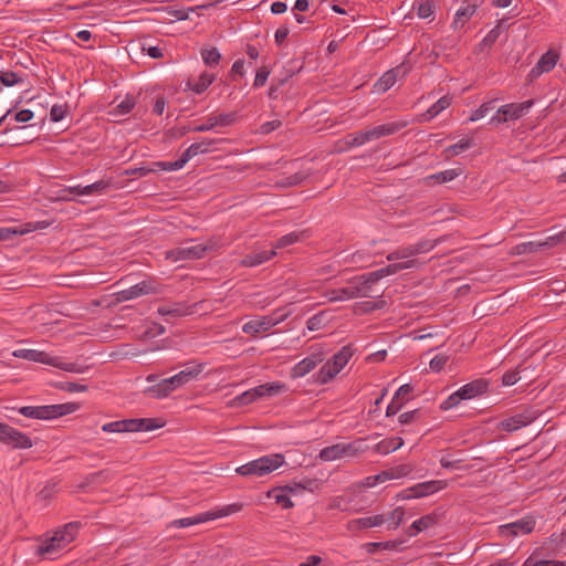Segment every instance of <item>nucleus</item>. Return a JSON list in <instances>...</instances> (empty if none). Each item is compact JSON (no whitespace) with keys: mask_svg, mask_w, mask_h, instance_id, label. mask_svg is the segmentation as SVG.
I'll use <instances>...</instances> for the list:
<instances>
[{"mask_svg":"<svg viewBox=\"0 0 566 566\" xmlns=\"http://www.w3.org/2000/svg\"><path fill=\"white\" fill-rule=\"evenodd\" d=\"M475 10H476L475 6H467L465 8L459 9L455 12V15H454L451 27L454 30L462 28L472 18Z\"/></svg>","mask_w":566,"mask_h":566,"instance_id":"obj_34","label":"nucleus"},{"mask_svg":"<svg viewBox=\"0 0 566 566\" xmlns=\"http://www.w3.org/2000/svg\"><path fill=\"white\" fill-rule=\"evenodd\" d=\"M462 170L461 169H447L444 171H440V172H437V174H433V175H430L426 178V180L430 184V182H436V184H444V182H449L453 179H455L457 177H459L461 175Z\"/></svg>","mask_w":566,"mask_h":566,"instance_id":"obj_37","label":"nucleus"},{"mask_svg":"<svg viewBox=\"0 0 566 566\" xmlns=\"http://www.w3.org/2000/svg\"><path fill=\"white\" fill-rule=\"evenodd\" d=\"M345 147H340V150H345L352 147L363 146L365 144L361 132L348 135L344 140Z\"/></svg>","mask_w":566,"mask_h":566,"instance_id":"obj_58","label":"nucleus"},{"mask_svg":"<svg viewBox=\"0 0 566 566\" xmlns=\"http://www.w3.org/2000/svg\"><path fill=\"white\" fill-rule=\"evenodd\" d=\"M283 463L284 457L280 453L264 455L238 467L235 473L242 476H264L282 467Z\"/></svg>","mask_w":566,"mask_h":566,"instance_id":"obj_2","label":"nucleus"},{"mask_svg":"<svg viewBox=\"0 0 566 566\" xmlns=\"http://www.w3.org/2000/svg\"><path fill=\"white\" fill-rule=\"evenodd\" d=\"M203 370L202 364H196L191 366H187L185 369L179 371L178 374L168 377L169 382L174 387V389H178L188 382L195 380Z\"/></svg>","mask_w":566,"mask_h":566,"instance_id":"obj_15","label":"nucleus"},{"mask_svg":"<svg viewBox=\"0 0 566 566\" xmlns=\"http://www.w3.org/2000/svg\"><path fill=\"white\" fill-rule=\"evenodd\" d=\"M23 76L13 71H2L0 72V96L3 93L4 87H11L17 84L23 83Z\"/></svg>","mask_w":566,"mask_h":566,"instance_id":"obj_33","label":"nucleus"},{"mask_svg":"<svg viewBox=\"0 0 566 566\" xmlns=\"http://www.w3.org/2000/svg\"><path fill=\"white\" fill-rule=\"evenodd\" d=\"M410 67L403 63L395 69H391L384 73V75L375 83V91L378 93H385L391 88L399 76H405L409 72Z\"/></svg>","mask_w":566,"mask_h":566,"instance_id":"obj_14","label":"nucleus"},{"mask_svg":"<svg viewBox=\"0 0 566 566\" xmlns=\"http://www.w3.org/2000/svg\"><path fill=\"white\" fill-rule=\"evenodd\" d=\"M300 239H301V234L297 232L287 233L277 240V242L273 247V250L292 245V244L298 242Z\"/></svg>","mask_w":566,"mask_h":566,"instance_id":"obj_56","label":"nucleus"},{"mask_svg":"<svg viewBox=\"0 0 566 566\" xmlns=\"http://www.w3.org/2000/svg\"><path fill=\"white\" fill-rule=\"evenodd\" d=\"M0 442L13 449H30L33 446L29 436L3 422H0Z\"/></svg>","mask_w":566,"mask_h":566,"instance_id":"obj_6","label":"nucleus"},{"mask_svg":"<svg viewBox=\"0 0 566 566\" xmlns=\"http://www.w3.org/2000/svg\"><path fill=\"white\" fill-rule=\"evenodd\" d=\"M54 363L52 364L53 367H56L59 369L75 373V374H83L86 371L87 367L76 364V363H64L59 357H54Z\"/></svg>","mask_w":566,"mask_h":566,"instance_id":"obj_50","label":"nucleus"},{"mask_svg":"<svg viewBox=\"0 0 566 566\" xmlns=\"http://www.w3.org/2000/svg\"><path fill=\"white\" fill-rule=\"evenodd\" d=\"M348 287L352 292L353 298L358 297H373L370 294V290H367V286L364 284L360 276H356L348 281Z\"/></svg>","mask_w":566,"mask_h":566,"instance_id":"obj_35","label":"nucleus"},{"mask_svg":"<svg viewBox=\"0 0 566 566\" xmlns=\"http://www.w3.org/2000/svg\"><path fill=\"white\" fill-rule=\"evenodd\" d=\"M13 356L22 359H27L30 361L41 363L44 365H50L54 363V356L49 355L48 353L43 350L38 349H28V348H21L13 352Z\"/></svg>","mask_w":566,"mask_h":566,"instance_id":"obj_19","label":"nucleus"},{"mask_svg":"<svg viewBox=\"0 0 566 566\" xmlns=\"http://www.w3.org/2000/svg\"><path fill=\"white\" fill-rule=\"evenodd\" d=\"M19 412L28 418L48 420L46 406H24Z\"/></svg>","mask_w":566,"mask_h":566,"instance_id":"obj_39","label":"nucleus"},{"mask_svg":"<svg viewBox=\"0 0 566 566\" xmlns=\"http://www.w3.org/2000/svg\"><path fill=\"white\" fill-rule=\"evenodd\" d=\"M490 382L484 378L475 379L462 386L459 391L463 400H469L488 392Z\"/></svg>","mask_w":566,"mask_h":566,"instance_id":"obj_18","label":"nucleus"},{"mask_svg":"<svg viewBox=\"0 0 566 566\" xmlns=\"http://www.w3.org/2000/svg\"><path fill=\"white\" fill-rule=\"evenodd\" d=\"M54 386L55 388L67 392H84L87 390V386L73 381H59Z\"/></svg>","mask_w":566,"mask_h":566,"instance_id":"obj_53","label":"nucleus"},{"mask_svg":"<svg viewBox=\"0 0 566 566\" xmlns=\"http://www.w3.org/2000/svg\"><path fill=\"white\" fill-rule=\"evenodd\" d=\"M558 53L554 50H548L546 53H544L536 65L530 71L527 78L530 82L535 81L543 73H547L552 71L557 61H558Z\"/></svg>","mask_w":566,"mask_h":566,"instance_id":"obj_13","label":"nucleus"},{"mask_svg":"<svg viewBox=\"0 0 566 566\" xmlns=\"http://www.w3.org/2000/svg\"><path fill=\"white\" fill-rule=\"evenodd\" d=\"M214 80L216 76L213 74L203 72L200 74L197 82L192 83L191 81H188L187 87L196 94H201L213 83Z\"/></svg>","mask_w":566,"mask_h":566,"instance_id":"obj_30","label":"nucleus"},{"mask_svg":"<svg viewBox=\"0 0 566 566\" xmlns=\"http://www.w3.org/2000/svg\"><path fill=\"white\" fill-rule=\"evenodd\" d=\"M80 522H70L54 531L46 532L35 553L39 556L52 557L66 548L77 536Z\"/></svg>","mask_w":566,"mask_h":566,"instance_id":"obj_1","label":"nucleus"},{"mask_svg":"<svg viewBox=\"0 0 566 566\" xmlns=\"http://www.w3.org/2000/svg\"><path fill=\"white\" fill-rule=\"evenodd\" d=\"M289 489L286 485L283 488H277L268 492V497L274 499L275 503L281 505L283 509H291L294 506V503L290 499Z\"/></svg>","mask_w":566,"mask_h":566,"instance_id":"obj_32","label":"nucleus"},{"mask_svg":"<svg viewBox=\"0 0 566 566\" xmlns=\"http://www.w3.org/2000/svg\"><path fill=\"white\" fill-rule=\"evenodd\" d=\"M40 223L28 222L22 226H13V227H2L0 228V241H12L14 238L19 235H23L25 233L32 232L39 229Z\"/></svg>","mask_w":566,"mask_h":566,"instance_id":"obj_20","label":"nucleus"},{"mask_svg":"<svg viewBox=\"0 0 566 566\" xmlns=\"http://www.w3.org/2000/svg\"><path fill=\"white\" fill-rule=\"evenodd\" d=\"M364 284L367 286V290H370V293L373 292V285L375 283H377L378 281H380L381 279H384V274L381 272V270H376V271H373V272H368V273H365L363 275H360Z\"/></svg>","mask_w":566,"mask_h":566,"instance_id":"obj_54","label":"nucleus"},{"mask_svg":"<svg viewBox=\"0 0 566 566\" xmlns=\"http://www.w3.org/2000/svg\"><path fill=\"white\" fill-rule=\"evenodd\" d=\"M536 418L537 413L535 411L526 410L503 419L499 422L497 428L506 432H513L531 424Z\"/></svg>","mask_w":566,"mask_h":566,"instance_id":"obj_9","label":"nucleus"},{"mask_svg":"<svg viewBox=\"0 0 566 566\" xmlns=\"http://www.w3.org/2000/svg\"><path fill=\"white\" fill-rule=\"evenodd\" d=\"M437 522V517L432 514L424 515L420 517L419 520L415 521L409 530L408 535L409 536H416L420 532L428 530L429 527L433 526Z\"/></svg>","mask_w":566,"mask_h":566,"instance_id":"obj_31","label":"nucleus"},{"mask_svg":"<svg viewBox=\"0 0 566 566\" xmlns=\"http://www.w3.org/2000/svg\"><path fill=\"white\" fill-rule=\"evenodd\" d=\"M413 470V467L409 463L397 465L396 468L390 469L389 472V479H397L401 476H406L409 473H411Z\"/></svg>","mask_w":566,"mask_h":566,"instance_id":"obj_60","label":"nucleus"},{"mask_svg":"<svg viewBox=\"0 0 566 566\" xmlns=\"http://www.w3.org/2000/svg\"><path fill=\"white\" fill-rule=\"evenodd\" d=\"M241 509H242V505L238 504V503L226 505L216 511H208L205 513H200L196 516L175 520L171 523V526L180 528V527H188V526L197 525L200 523H206V522L219 518V517H224V516L231 515L233 513H237V512L241 511Z\"/></svg>","mask_w":566,"mask_h":566,"instance_id":"obj_4","label":"nucleus"},{"mask_svg":"<svg viewBox=\"0 0 566 566\" xmlns=\"http://www.w3.org/2000/svg\"><path fill=\"white\" fill-rule=\"evenodd\" d=\"M533 104V99H528L520 104H505L497 109V113L492 117L491 123L502 124L507 120L518 119L530 111Z\"/></svg>","mask_w":566,"mask_h":566,"instance_id":"obj_7","label":"nucleus"},{"mask_svg":"<svg viewBox=\"0 0 566 566\" xmlns=\"http://www.w3.org/2000/svg\"><path fill=\"white\" fill-rule=\"evenodd\" d=\"M452 103V97L450 95H444L439 98L433 105H431L424 113L418 116V122H429L436 116H438L441 112L447 109Z\"/></svg>","mask_w":566,"mask_h":566,"instance_id":"obj_23","label":"nucleus"},{"mask_svg":"<svg viewBox=\"0 0 566 566\" xmlns=\"http://www.w3.org/2000/svg\"><path fill=\"white\" fill-rule=\"evenodd\" d=\"M463 400L459 389L451 394L444 401L441 402L442 410H449L457 407Z\"/></svg>","mask_w":566,"mask_h":566,"instance_id":"obj_59","label":"nucleus"},{"mask_svg":"<svg viewBox=\"0 0 566 566\" xmlns=\"http://www.w3.org/2000/svg\"><path fill=\"white\" fill-rule=\"evenodd\" d=\"M541 250V244L538 241H528L522 242L511 250L512 255H522L528 253H535Z\"/></svg>","mask_w":566,"mask_h":566,"instance_id":"obj_41","label":"nucleus"},{"mask_svg":"<svg viewBox=\"0 0 566 566\" xmlns=\"http://www.w3.org/2000/svg\"><path fill=\"white\" fill-rule=\"evenodd\" d=\"M284 319V315L280 317H274L272 315L270 316H261L256 319H252L247 322L242 326V331L245 334H249L251 336H256L259 333L268 332L273 326L277 325L280 322Z\"/></svg>","mask_w":566,"mask_h":566,"instance_id":"obj_11","label":"nucleus"},{"mask_svg":"<svg viewBox=\"0 0 566 566\" xmlns=\"http://www.w3.org/2000/svg\"><path fill=\"white\" fill-rule=\"evenodd\" d=\"M389 480V472L387 471H382L381 473L379 474H376V475H371V476H367L364 482H363V485L365 488H373L375 486L377 483H381V482H385Z\"/></svg>","mask_w":566,"mask_h":566,"instance_id":"obj_63","label":"nucleus"},{"mask_svg":"<svg viewBox=\"0 0 566 566\" xmlns=\"http://www.w3.org/2000/svg\"><path fill=\"white\" fill-rule=\"evenodd\" d=\"M405 126H406V123L392 122V123H387V124L378 125V126L373 127V128L375 129L376 137L379 139V138L385 137V136L394 135L395 133H397L400 129H402Z\"/></svg>","mask_w":566,"mask_h":566,"instance_id":"obj_40","label":"nucleus"},{"mask_svg":"<svg viewBox=\"0 0 566 566\" xmlns=\"http://www.w3.org/2000/svg\"><path fill=\"white\" fill-rule=\"evenodd\" d=\"M343 457H356L366 450L364 440L361 439L349 443H343Z\"/></svg>","mask_w":566,"mask_h":566,"instance_id":"obj_51","label":"nucleus"},{"mask_svg":"<svg viewBox=\"0 0 566 566\" xmlns=\"http://www.w3.org/2000/svg\"><path fill=\"white\" fill-rule=\"evenodd\" d=\"M405 403H406V399L397 398L396 396H394L390 403L388 405V407L386 409V416L390 417V416L398 413Z\"/></svg>","mask_w":566,"mask_h":566,"instance_id":"obj_64","label":"nucleus"},{"mask_svg":"<svg viewBox=\"0 0 566 566\" xmlns=\"http://www.w3.org/2000/svg\"><path fill=\"white\" fill-rule=\"evenodd\" d=\"M216 126H230L237 120V114L235 113H229V114H219L216 116H211Z\"/></svg>","mask_w":566,"mask_h":566,"instance_id":"obj_61","label":"nucleus"},{"mask_svg":"<svg viewBox=\"0 0 566 566\" xmlns=\"http://www.w3.org/2000/svg\"><path fill=\"white\" fill-rule=\"evenodd\" d=\"M294 488H297L298 490H307L313 492L317 488V480L310 479V478H302L300 481H293L291 484L286 485V489H289L290 493L294 492Z\"/></svg>","mask_w":566,"mask_h":566,"instance_id":"obj_43","label":"nucleus"},{"mask_svg":"<svg viewBox=\"0 0 566 566\" xmlns=\"http://www.w3.org/2000/svg\"><path fill=\"white\" fill-rule=\"evenodd\" d=\"M198 305L199 303H176L174 305H163L158 307L157 313L161 316L184 317L193 314L196 312L195 308Z\"/></svg>","mask_w":566,"mask_h":566,"instance_id":"obj_17","label":"nucleus"},{"mask_svg":"<svg viewBox=\"0 0 566 566\" xmlns=\"http://www.w3.org/2000/svg\"><path fill=\"white\" fill-rule=\"evenodd\" d=\"M403 446V439L400 437L387 438L378 442L374 450L379 454H389Z\"/></svg>","mask_w":566,"mask_h":566,"instance_id":"obj_29","label":"nucleus"},{"mask_svg":"<svg viewBox=\"0 0 566 566\" xmlns=\"http://www.w3.org/2000/svg\"><path fill=\"white\" fill-rule=\"evenodd\" d=\"M80 409L77 402H66L60 405H48V420L55 419L65 415L73 413Z\"/></svg>","mask_w":566,"mask_h":566,"instance_id":"obj_25","label":"nucleus"},{"mask_svg":"<svg viewBox=\"0 0 566 566\" xmlns=\"http://www.w3.org/2000/svg\"><path fill=\"white\" fill-rule=\"evenodd\" d=\"M133 424L130 419L117 420L103 424L102 430L109 433L132 432Z\"/></svg>","mask_w":566,"mask_h":566,"instance_id":"obj_36","label":"nucleus"},{"mask_svg":"<svg viewBox=\"0 0 566 566\" xmlns=\"http://www.w3.org/2000/svg\"><path fill=\"white\" fill-rule=\"evenodd\" d=\"M447 488V482L443 480H432L427 482H421L412 488H409L400 493L401 499L409 500V499H418L422 496H428L430 494H433L440 490H443Z\"/></svg>","mask_w":566,"mask_h":566,"instance_id":"obj_8","label":"nucleus"},{"mask_svg":"<svg viewBox=\"0 0 566 566\" xmlns=\"http://www.w3.org/2000/svg\"><path fill=\"white\" fill-rule=\"evenodd\" d=\"M471 146H472L471 139H461L458 143L448 146L444 149V155L447 158H451V157L458 156L462 151L469 149Z\"/></svg>","mask_w":566,"mask_h":566,"instance_id":"obj_44","label":"nucleus"},{"mask_svg":"<svg viewBox=\"0 0 566 566\" xmlns=\"http://www.w3.org/2000/svg\"><path fill=\"white\" fill-rule=\"evenodd\" d=\"M417 255L413 245H407L396 249L387 255L388 261H397L401 259H410Z\"/></svg>","mask_w":566,"mask_h":566,"instance_id":"obj_47","label":"nucleus"},{"mask_svg":"<svg viewBox=\"0 0 566 566\" xmlns=\"http://www.w3.org/2000/svg\"><path fill=\"white\" fill-rule=\"evenodd\" d=\"M343 443H336L329 447H325L319 451L318 458L322 461H335L343 457Z\"/></svg>","mask_w":566,"mask_h":566,"instance_id":"obj_38","label":"nucleus"},{"mask_svg":"<svg viewBox=\"0 0 566 566\" xmlns=\"http://www.w3.org/2000/svg\"><path fill=\"white\" fill-rule=\"evenodd\" d=\"M385 518L384 515H374V516H366V517H359L352 520L347 523V528L350 532H357L360 530H366L375 526L382 525Z\"/></svg>","mask_w":566,"mask_h":566,"instance_id":"obj_21","label":"nucleus"},{"mask_svg":"<svg viewBox=\"0 0 566 566\" xmlns=\"http://www.w3.org/2000/svg\"><path fill=\"white\" fill-rule=\"evenodd\" d=\"M201 57L207 66L212 67L219 64L221 54L216 48H206L201 50Z\"/></svg>","mask_w":566,"mask_h":566,"instance_id":"obj_45","label":"nucleus"},{"mask_svg":"<svg viewBox=\"0 0 566 566\" xmlns=\"http://www.w3.org/2000/svg\"><path fill=\"white\" fill-rule=\"evenodd\" d=\"M324 360L323 353H313L306 358L298 361L292 369H291V377L292 378H301L311 373L318 364H321Z\"/></svg>","mask_w":566,"mask_h":566,"instance_id":"obj_16","label":"nucleus"},{"mask_svg":"<svg viewBox=\"0 0 566 566\" xmlns=\"http://www.w3.org/2000/svg\"><path fill=\"white\" fill-rule=\"evenodd\" d=\"M153 164H154V168H157V171L158 170L174 171V170L181 169L187 164V161L184 158V156L181 155L180 158L175 161H155Z\"/></svg>","mask_w":566,"mask_h":566,"instance_id":"obj_49","label":"nucleus"},{"mask_svg":"<svg viewBox=\"0 0 566 566\" xmlns=\"http://www.w3.org/2000/svg\"><path fill=\"white\" fill-rule=\"evenodd\" d=\"M217 144L216 139H203L198 143L191 144L181 155L188 163L191 158L210 151L211 147Z\"/></svg>","mask_w":566,"mask_h":566,"instance_id":"obj_24","label":"nucleus"},{"mask_svg":"<svg viewBox=\"0 0 566 566\" xmlns=\"http://www.w3.org/2000/svg\"><path fill=\"white\" fill-rule=\"evenodd\" d=\"M274 255H276V251L273 249L270 251L264 250V251H260V252H253V253L245 255L242 259L241 265L247 266V268L256 266V265H260V264L271 260Z\"/></svg>","mask_w":566,"mask_h":566,"instance_id":"obj_26","label":"nucleus"},{"mask_svg":"<svg viewBox=\"0 0 566 566\" xmlns=\"http://www.w3.org/2000/svg\"><path fill=\"white\" fill-rule=\"evenodd\" d=\"M130 421L134 422L132 432L151 431L164 426V422L157 418H138Z\"/></svg>","mask_w":566,"mask_h":566,"instance_id":"obj_28","label":"nucleus"},{"mask_svg":"<svg viewBox=\"0 0 566 566\" xmlns=\"http://www.w3.org/2000/svg\"><path fill=\"white\" fill-rule=\"evenodd\" d=\"M172 391H175V389L169 382V378H165L145 388L143 394L151 398L163 399L168 397Z\"/></svg>","mask_w":566,"mask_h":566,"instance_id":"obj_22","label":"nucleus"},{"mask_svg":"<svg viewBox=\"0 0 566 566\" xmlns=\"http://www.w3.org/2000/svg\"><path fill=\"white\" fill-rule=\"evenodd\" d=\"M213 248L212 243H198L181 245L166 252V259L172 262L185 260H198L206 255L207 251Z\"/></svg>","mask_w":566,"mask_h":566,"instance_id":"obj_5","label":"nucleus"},{"mask_svg":"<svg viewBox=\"0 0 566 566\" xmlns=\"http://www.w3.org/2000/svg\"><path fill=\"white\" fill-rule=\"evenodd\" d=\"M109 187V181L106 180H98L94 184L84 186V191L86 192V196L91 195H98L105 192Z\"/></svg>","mask_w":566,"mask_h":566,"instance_id":"obj_55","label":"nucleus"},{"mask_svg":"<svg viewBox=\"0 0 566 566\" xmlns=\"http://www.w3.org/2000/svg\"><path fill=\"white\" fill-rule=\"evenodd\" d=\"M259 397L254 394V388L242 392L241 395L233 398L231 401L232 407H242L256 401Z\"/></svg>","mask_w":566,"mask_h":566,"instance_id":"obj_46","label":"nucleus"},{"mask_svg":"<svg viewBox=\"0 0 566 566\" xmlns=\"http://www.w3.org/2000/svg\"><path fill=\"white\" fill-rule=\"evenodd\" d=\"M493 103H494V101L483 103L478 109H475L472 113V115L470 116V120L475 122V120L483 118L491 109H493V107H494Z\"/></svg>","mask_w":566,"mask_h":566,"instance_id":"obj_62","label":"nucleus"},{"mask_svg":"<svg viewBox=\"0 0 566 566\" xmlns=\"http://www.w3.org/2000/svg\"><path fill=\"white\" fill-rule=\"evenodd\" d=\"M535 527V520L532 516H525L515 522L499 526V532L503 536H517L530 534Z\"/></svg>","mask_w":566,"mask_h":566,"instance_id":"obj_12","label":"nucleus"},{"mask_svg":"<svg viewBox=\"0 0 566 566\" xmlns=\"http://www.w3.org/2000/svg\"><path fill=\"white\" fill-rule=\"evenodd\" d=\"M300 70H301V66H300L298 69H296V67L292 66V67L290 69V71H289V73H287L283 78H280V80H277V82H276V83H273V84L271 85L270 90H269V97H270L271 99H276V98L279 97V91H280V88L286 84V82L289 81V78H290L291 76H293V75H294V73H295L296 71H300Z\"/></svg>","mask_w":566,"mask_h":566,"instance_id":"obj_48","label":"nucleus"},{"mask_svg":"<svg viewBox=\"0 0 566 566\" xmlns=\"http://www.w3.org/2000/svg\"><path fill=\"white\" fill-rule=\"evenodd\" d=\"M156 292L157 287L153 284V282L142 281L130 286L129 289L116 292L114 295L117 302H126Z\"/></svg>","mask_w":566,"mask_h":566,"instance_id":"obj_10","label":"nucleus"},{"mask_svg":"<svg viewBox=\"0 0 566 566\" xmlns=\"http://www.w3.org/2000/svg\"><path fill=\"white\" fill-rule=\"evenodd\" d=\"M565 240H566V230L560 231L557 234L551 235V237L546 238L544 241H538V242L541 244V249H545V248L551 249Z\"/></svg>","mask_w":566,"mask_h":566,"instance_id":"obj_57","label":"nucleus"},{"mask_svg":"<svg viewBox=\"0 0 566 566\" xmlns=\"http://www.w3.org/2000/svg\"><path fill=\"white\" fill-rule=\"evenodd\" d=\"M442 241H443V237L436 239V240L423 239L412 245L415 248L416 254L418 255V254L427 253V252L433 250Z\"/></svg>","mask_w":566,"mask_h":566,"instance_id":"obj_52","label":"nucleus"},{"mask_svg":"<svg viewBox=\"0 0 566 566\" xmlns=\"http://www.w3.org/2000/svg\"><path fill=\"white\" fill-rule=\"evenodd\" d=\"M285 390H286V385L279 382V381L266 382V384L254 387V394H256V396L259 398L273 397V396L279 395Z\"/></svg>","mask_w":566,"mask_h":566,"instance_id":"obj_27","label":"nucleus"},{"mask_svg":"<svg viewBox=\"0 0 566 566\" xmlns=\"http://www.w3.org/2000/svg\"><path fill=\"white\" fill-rule=\"evenodd\" d=\"M416 264H417V261L415 259H411V260H407L403 262L389 264L385 268H381L380 270H381L384 276L386 277L388 275L396 274L397 272H399L401 270L411 269V268L416 266Z\"/></svg>","mask_w":566,"mask_h":566,"instance_id":"obj_42","label":"nucleus"},{"mask_svg":"<svg viewBox=\"0 0 566 566\" xmlns=\"http://www.w3.org/2000/svg\"><path fill=\"white\" fill-rule=\"evenodd\" d=\"M353 355L354 349L350 345L343 346L321 367L316 375V381L322 385L329 382L347 365Z\"/></svg>","mask_w":566,"mask_h":566,"instance_id":"obj_3","label":"nucleus"}]
</instances>
